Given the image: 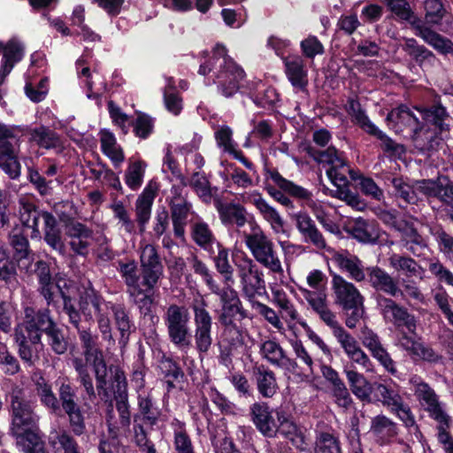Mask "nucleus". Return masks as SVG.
<instances>
[{
    "mask_svg": "<svg viewBox=\"0 0 453 453\" xmlns=\"http://www.w3.org/2000/svg\"><path fill=\"white\" fill-rule=\"evenodd\" d=\"M419 112V119L406 105H400L393 109L387 116V121L393 124L395 132L403 131V127L411 130V137L416 142V147L424 150L431 146L429 143L436 130H449V125H444L443 120L447 116L442 106H434L430 109L416 108Z\"/></svg>",
    "mask_w": 453,
    "mask_h": 453,
    "instance_id": "1",
    "label": "nucleus"
},
{
    "mask_svg": "<svg viewBox=\"0 0 453 453\" xmlns=\"http://www.w3.org/2000/svg\"><path fill=\"white\" fill-rule=\"evenodd\" d=\"M198 73L207 76V85L217 84L219 91L226 97L237 93L245 77L242 68L227 55V50L222 44H217L211 55L206 54L203 57Z\"/></svg>",
    "mask_w": 453,
    "mask_h": 453,
    "instance_id": "2",
    "label": "nucleus"
},
{
    "mask_svg": "<svg viewBox=\"0 0 453 453\" xmlns=\"http://www.w3.org/2000/svg\"><path fill=\"white\" fill-rule=\"evenodd\" d=\"M11 433L25 453H46L38 432L39 417L35 404L13 392L11 395Z\"/></svg>",
    "mask_w": 453,
    "mask_h": 453,
    "instance_id": "3",
    "label": "nucleus"
},
{
    "mask_svg": "<svg viewBox=\"0 0 453 453\" xmlns=\"http://www.w3.org/2000/svg\"><path fill=\"white\" fill-rule=\"evenodd\" d=\"M19 219L22 225L32 229L31 238L41 239L42 232L39 227L40 220L43 222V239L54 250L61 255L65 252V246L62 237V231L58 220L50 212L37 209L35 203L27 198L19 199Z\"/></svg>",
    "mask_w": 453,
    "mask_h": 453,
    "instance_id": "4",
    "label": "nucleus"
},
{
    "mask_svg": "<svg viewBox=\"0 0 453 453\" xmlns=\"http://www.w3.org/2000/svg\"><path fill=\"white\" fill-rule=\"evenodd\" d=\"M85 360L80 357L73 359V365L78 373L79 380L83 386L88 398L93 400L96 398V391L93 385L92 378L88 372V366L93 368L96 380V389L98 395L102 400L109 398L107 390V365L104 357L103 351L98 349H90L84 351Z\"/></svg>",
    "mask_w": 453,
    "mask_h": 453,
    "instance_id": "5",
    "label": "nucleus"
},
{
    "mask_svg": "<svg viewBox=\"0 0 453 453\" xmlns=\"http://www.w3.org/2000/svg\"><path fill=\"white\" fill-rule=\"evenodd\" d=\"M249 226L250 232L244 234V242L255 263L274 274L283 275V266L273 242L255 220L250 221Z\"/></svg>",
    "mask_w": 453,
    "mask_h": 453,
    "instance_id": "6",
    "label": "nucleus"
},
{
    "mask_svg": "<svg viewBox=\"0 0 453 453\" xmlns=\"http://www.w3.org/2000/svg\"><path fill=\"white\" fill-rule=\"evenodd\" d=\"M265 177L266 180H271L280 190L276 189L273 187L267 186L266 190L268 194L280 204L293 208L294 204L292 200L286 195H289L294 198L307 203L309 207L314 211L317 219L320 222H324V218L319 211L317 204L312 201V193L294 183L291 180L285 179L277 170L275 169H265Z\"/></svg>",
    "mask_w": 453,
    "mask_h": 453,
    "instance_id": "7",
    "label": "nucleus"
},
{
    "mask_svg": "<svg viewBox=\"0 0 453 453\" xmlns=\"http://www.w3.org/2000/svg\"><path fill=\"white\" fill-rule=\"evenodd\" d=\"M25 318L15 329V339L19 345L20 358L28 365H33L39 360L40 353L43 349L42 334L34 319V309L26 307Z\"/></svg>",
    "mask_w": 453,
    "mask_h": 453,
    "instance_id": "8",
    "label": "nucleus"
},
{
    "mask_svg": "<svg viewBox=\"0 0 453 453\" xmlns=\"http://www.w3.org/2000/svg\"><path fill=\"white\" fill-rule=\"evenodd\" d=\"M190 312L185 305L170 304L165 311L163 320L170 342L180 350L191 348Z\"/></svg>",
    "mask_w": 453,
    "mask_h": 453,
    "instance_id": "9",
    "label": "nucleus"
},
{
    "mask_svg": "<svg viewBox=\"0 0 453 453\" xmlns=\"http://www.w3.org/2000/svg\"><path fill=\"white\" fill-rule=\"evenodd\" d=\"M314 159L319 164L327 165L326 174L332 183L342 188L347 186L349 180L347 175L349 174L352 180L356 179L355 173L348 165L342 152L338 151L335 147H328L326 150L316 152L313 155Z\"/></svg>",
    "mask_w": 453,
    "mask_h": 453,
    "instance_id": "10",
    "label": "nucleus"
},
{
    "mask_svg": "<svg viewBox=\"0 0 453 453\" xmlns=\"http://www.w3.org/2000/svg\"><path fill=\"white\" fill-rule=\"evenodd\" d=\"M207 303L203 299L195 300L191 305L194 313L195 348L199 354L209 351L213 343L212 318L206 309Z\"/></svg>",
    "mask_w": 453,
    "mask_h": 453,
    "instance_id": "11",
    "label": "nucleus"
},
{
    "mask_svg": "<svg viewBox=\"0 0 453 453\" xmlns=\"http://www.w3.org/2000/svg\"><path fill=\"white\" fill-rule=\"evenodd\" d=\"M116 380L118 382L119 395L116 397V409L119 418L115 416L112 405L111 404L106 412V423L109 433L111 437H117L120 433L128 430L131 418L127 396L125 392L126 380L122 373H116Z\"/></svg>",
    "mask_w": 453,
    "mask_h": 453,
    "instance_id": "12",
    "label": "nucleus"
},
{
    "mask_svg": "<svg viewBox=\"0 0 453 453\" xmlns=\"http://www.w3.org/2000/svg\"><path fill=\"white\" fill-rule=\"evenodd\" d=\"M60 410L68 417L70 426L76 435H81L85 430V417L78 404L75 389L66 383H62L58 389Z\"/></svg>",
    "mask_w": 453,
    "mask_h": 453,
    "instance_id": "13",
    "label": "nucleus"
},
{
    "mask_svg": "<svg viewBox=\"0 0 453 453\" xmlns=\"http://www.w3.org/2000/svg\"><path fill=\"white\" fill-rule=\"evenodd\" d=\"M376 392L381 403L395 413L406 426H414V418L409 406L404 403L398 387L379 384L376 387Z\"/></svg>",
    "mask_w": 453,
    "mask_h": 453,
    "instance_id": "14",
    "label": "nucleus"
},
{
    "mask_svg": "<svg viewBox=\"0 0 453 453\" xmlns=\"http://www.w3.org/2000/svg\"><path fill=\"white\" fill-rule=\"evenodd\" d=\"M327 252L331 255L333 263L348 278L357 282L365 280L367 268L365 267L363 261L357 256L347 250H335L330 248L327 249Z\"/></svg>",
    "mask_w": 453,
    "mask_h": 453,
    "instance_id": "15",
    "label": "nucleus"
},
{
    "mask_svg": "<svg viewBox=\"0 0 453 453\" xmlns=\"http://www.w3.org/2000/svg\"><path fill=\"white\" fill-rule=\"evenodd\" d=\"M332 275V289L334 294L335 303L338 304L345 311H349L350 308L364 303V297L358 288L350 281H348L340 274L335 273Z\"/></svg>",
    "mask_w": 453,
    "mask_h": 453,
    "instance_id": "16",
    "label": "nucleus"
},
{
    "mask_svg": "<svg viewBox=\"0 0 453 453\" xmlns=\"http://www.w3.org/2000/svg\"><path fill=\"white\" fill-rule=\"evenodd\" d=\"M378 306L387 322L393 323L397 327L405 326L409 332L414 333L416 321L406 308L397 304L393 299L384 296L378 298Z\"/></svg>",
    "mask_w": 453,
    "mask_h": 453,
    "instance_id": "17",
    "label": "nucleus"
},
{
    "mask_svg": "<svg viewBox=\"0 0 453 453\" xmlns=\"http://www.w3.org/2000/svg\"><path fill=\"white\" fill-rule=\"evenodd\" d=\"M34 319L39 332H44L48 338V343L51 349L58 355L64 354L67 350V341L64 337L62 331L57 326L55 322L50 317L48 310L34 311Z\"/></svg>",
    "mask_w": 453,
    "mask_h": 453,
    "instance_id": "18",
    "label": "nucleus"
},
{
    "mask_svg": "<svg viewBox=\"0 0 453 453\" xmlns=\"http://www.w3.org/2000/svg\"><path fill=\"white\" fill-rule=\"evenodd\" d=\"M259 354L273 366L288 372H294L297 363L290 358L280 344L274 339L263 341L259 345Z\"/></svg>",
    "mask_w": 453,
    "mask_h": 453,
    "instance_id": "19",
    "label": "nucleus"
},
{
    "mask_svg": "<svg viewBox=\"0 0 453 453\" xmlns=\"http://www.w3.org/2000/svg\"><path fill=\"white\" fill-rule=\"evenodd\" d=\"M65 234L71 250L78 256L86 257L93 241V230L79 221L65 225Z\"/></svg>",
    "mask_w": 453,
    "mask_h": 453,
    "instance_id": "20",
    "label": "nucleus"
},
{
    "mask_svg": "<svg viewBox=\"0 0 453 453\" xmlns=\"http://www.w3.org/2000/svg\"><path fill=\"white\" fill-rule=\"evenodd\" d=\"M35 272L40 285L39 290L48 304L53 303L58 296L63 299L67 296L66 293L63 290V288L66 286V281L65 280H58L57 281L52 280L50 268L45 262H37Z\"/></svg>",
    "mask_w": 453,
    "mask_h": 453,
    "instance_id": "21",
    "label": "nucleus"
},
{
    "mask_svg": "<svg viewBox=\"0 0 453 453\" xmlns=\"http://www.w3.org/2000/svg\"><path fill=\"white\" fill-rule=\"evenodd\" d=\"M296 229L302 235L303 242L313 245L318 250L330 249L326 245V239L318 229L315 222L310 215L304 211H298L292 215Z\"/></svg>",
    "mask_w": 453,
    "mask_h": 453,
    "instance_id": "22",
    "label": "nucleus"
},
{
    "mask_svg": "<svg viewBox=\"0 0 453 453\" xmlns=\"http://www.w3.org/2000/svg\"><path fill=\"white\" fill-rule=\"evenodd\" d=\"M414 188L417 193L437 197L446 204H451L453 202V186L447 176L441 175L436 181L431 180L417 181Z\"/></svg>",
    "mask_w": 453,
    "mask_h": 453,
    "instance_id": "23",
    "label": "nucleus"
},
{
    "mask_svg": "<svg viewBox=\"0 0 453 453\" xmlns=\"http://www.w3.org/2000/svg\"><path fill=\"white\" fill-rule=\"evenodd\" d=\"M248 201L256 207L264 220L270 225L274 234L286 233L284 219L279 211L270 205L261 194L257 192L250 194Z\"/></svg>",
    "mask_w": 453,
    "mask_h": 453,
    "instance_id": "24",
    "label": "nucleus"
},
{
    "mask_svg": "<svg viewBox=\"0 0 453 453\" xmlns=\"http://www.w3.org/2000/svg\"><path fill=\"white\" fill-rule=\"evenodd\" d=\"M157 186L156 182L150 181L135 201V219L140 233H143L151 216V208L157 196Z\"/></svg>",
    "mask_w": 453,
    "mask_h": 453,
    "instance_id": "25",
    "label": "nucleus"
},
{
    "mask_svg": "<svg viewBox=\"0 0 453 453\" xmlns=\"http://www.w3.org/2000/svg\"><path fill=\"white\" fill-rule=\"evenodd\" d=\"M369 434L380 445L390 443L398 434L395 422L386 415L379 414L371 419Z\"/></svg>",
    "mask_w": 453,
    "mask_h": 453,
    "instance_id": "26",
    "label": "nucleus"
},
{
    "mask_svg": "<svg viewBox=\"0 0 453 453\" xmlns=\"http://www.w3.org/2000/svg\"><path fill=\"white\" fill-rule=\"evenodd\" d=\"M366 275L369 283L376 290L394 297L403 294L397 281L384 269L377 265L367 267Z\"/></svg>",
    "mask_w": 453,
    "mask_h": 453,
    "instance_id": "27",
    "label": "nucleus"
},
{
    "mask_svg": "<svg viewBox=\"0 0 453 453\" xmlns=\"http://www.w3.org/2000/svg\"><path fill=\"white\" fill-rule=\"evenodd\" d=\"M301 291L309 305L327 326L337 320L335 313L328 306L327 296L325 290L312 291L304 288Z\"/></svg>",
    "mask_w": 453,
    "mask_h": 453,
    "instance_id": "28",
    "label": "nucleus"
},
{
    "mask_svg": "<svg viewBox=\"0 0 453 453\" xmlns=\"http://www.w3.org/2000/svg\"><path fill=\"white\" fill-rule=\"evenodd\" d=\"M250 413L255 426L264 435L272 437L277 433V419L266 403H255L250 407Z\"/></svg>",
    "mask_w": 453,
    "mask_h": 453,
    "instance_id": "29",
    "label": "nucleus"
},
{
    "mask_svg": "<svg viewBox=\"0 0 453 453\" xmlns=\"http://www.w3.org/2000/svg\"><path fill=\"white\" fill-rule=\"evenodd\" d=\"M79 305L81 312L88 319H92V309L96 311H107L110 304L96 293L92 288L91 283L88 281L80 289Z\"/></svg>",
    "mask_w": 453,
    "mask_h": 453,
    "instance_id": "30",
    "label": "nucleus"
},
{
    "mask_svg": "<svg viewBox=\"0 0 453 453\" xmlns=\"http://www.w3.org/2000/svg\"><path fill=\"white\" fill-rule=\"evenodd\" d=\"M23 45L17 39L10 40L5 45L0 42V52L4 53L0 68V85L12 72L15 64L23 58Z\"/></svg>",
    "mask_w": 453,
    "mask_h": 453,
    "instance_id": "31",
    "label": "nucleus"
},
{
    "mask_svg": "<svg viewBox=\"0 0 453 453\" xmlns=\"http://www.w3.org/2000/svg\"><path fill=\"white\" fill-rule=\"evenodd\" d=\"M415 395L421 406L438 422L445 420V413L438 402L434 391L425 382L418 383Z\"/></svg>",
    "mask_w": 453,
    "mask_h": 453,
    "instance_id": "32",
    "label": "nucleus"
},
{
    "mask_svg": "<svg viewBox=\"0 0 453 453\" xmlns=\"http://www.w3.org/2000/svg\"><path fill=\"white\" fill-rule=\"evenodd\" d=\"M285 72L291 85L297 90L303 91L308 85V72L304 61L299 56L284 58Z\"/></svg>",
    "mask_w": 453,
    "mask_h": 453,
    "instance_id": "33",
    "label": "nucleus"
},
{
    "mask_svg": "<svg viewBox=\"0 0 453 453\" xmlns=\"http://www.w3.org/2000/svg\"><path fill=\"white\" fill-rule=\"evenodd\" d=\"M7 139L0 140V168L11 179H17L20 175V164L15 146Z\"/></svg>",
    "mask_w": 453,
    "mask_h": 453,
    "instance_id": "34",
    "label": "nucleus"
},
{
    "mask_svg": "<svg viewBox=\"0 0 453 453\" xmlns=\"http://www.w3.org/2000/svg\"><path fill=\"white\" fill-rule=\"evenodd\" d=\"M397 345L415 357L429 362H435L438 359V355L431 348L425 346L414 336L408 335L406 333H402L399 336Z\"/></svg>",
    "mask_w": 453,
    "mask_h": 453,
    "instance_id": "35",
    "label": "nucleus"
},
{
    "mask_svg": "<svg viewBox=\"0 0 453 453\" xmlns=\"http://www.w3.org/2000/svg\"><path fill=\"white\" fill-rule=\"evenodd\" d=\"M191 237L196 245L210 254L214 253L213 246L219 243L208 224L204 221H196L191 226Z\"/></svg>",
    "mask_w": 453,
    "mask_h": 453,
    "instance_id": "36",
    "label": "nucleus"
},
{
    "mask_svg": "<svg viewBox=\"0 0 453 453\" xmlns=\"http://www.w3.org/2000/svg\"><path fill=\"white\" fill-rule=\"evenodd\" d=\"M219 218L224 225H235L242 228L252 219H248L245 208L237 203H227L219 209Z\"/></svg>",
    "mask_w": 453,
    "mask_h": 453,
    "instance_id": "37",
    "label": "nucleus"
},
{
    "mask_svg": "<svg viewBox=\"0 0 453 453\" xmlns=\"http://www.w3.org/2000/svg\"><path fill=\"white\" fill-rule=\"evenodd\" d=\"M344 373L347 377L352 393L362 401H369L371 395V386L365 377L356 371L353 365L344 368Z\"/></svg>",
    "mask_w": 453,
    "mask_h": 453,
    "instance_id": "38",
    "label": "nucleus"
},
{
    "mask_svg": "<svg viewBox=\"0 0 453 453\" xmlns=\"http://www.w3.org/2000/svg\"><path fill=\"white\" fill-rule=\"evenodd\" d=\"M35 392L41 403L47 408L51 413L58 414L60 412V404L58 398L52 390L51 385L42 376L35 380Z\"/></svg>",
    "mask_w": 453,
    "mask_h": 453,
    "instance_id": "39",
    "label": "nucleus"
},
{
    "mask_svg": "<svg viewBox=\"0 0 453 453\" xmlns=\"http://www.w3.org/2000/svg\"><path fill=\"white\" fill-rule=\"evenodd\" d=\"M243 296L250 302L255 301L256 296H261L265 291L264 273L260 269L253 274L240 281Z\"/></svg>",
    "mask_w": 453,
    "mask_h": 453,
    "instance_id": "40",
    "label": "nucleus"
},
{
    "mask_svg": "<svg viewBox=\"0 0 453 453\" xmlns=\"http://www.w3.org/2000/svg\"><path fill=\"white\" fill-rule=\"evenodd\" d=\"M398 230L401 233L402 245L414 256H421L422 250L426 248V243L418 231L407 224L403 227H398Z\"/></svg>",
    "mask_w": 453,
    "mask_h": 453,
    "instance_id": "41",
    "label": "nucleus"
},
{
    "mask_svg": "<svg viewBox=\"0 0 453 453\" xmlns=\"http://www.w3.org/2000/svg\"><path fill=\"white\" fill-rule=\"evenodd\" d=\"M191 203L174 204L170 206L173 234L180 241L185 240L188 217L191 211Z\"/></svg>",
    "mask_w": 453,
    "mask_h": 453,
    "instance_id": "42",
    "label": "nucleus"
},
{
    "mask_svg": "<svg viewBox=\"0 0 453 453\" xmlns=\"http://www.w3.org/2000/svg\"><path fill=\"white\" fill-rule=\"evenodd\" d=\"M275 415L278 422L277 432L290 440L296 448L302 449L303 439L297 426L282 411H275Z\"/></svg>",
    "mask_w": 453,
    "mask_h": 453,
    "instance_id": "43",
    "label": "nucleus"
},
{
    "mask_svg": "<svg viewBox=\"0 0 453 453\" xmlns=\"http://www.w3.org/2000/svg\"><path fill=\"white\" fill-rule=\"evenodd\" d=\"M119 273L127 288L129 296L142 294V284L140 283V275L137 271V265L134 261L119 264Z\"/></svg>",
    "mask_w": 453,
    "mask_h": 453,
    "instance_id": "44",
    "label": "nucleus"
},
{
    "mask_svg": "<svg viewBox=\"0 0 453 453\" xmlns=\"http://www.w3.org/2000/svg\"><path fill=\"white\" fill-rule=\"evenodd\" d=\"M50 443L54 453H81L74 438L65 430L50 434Z\"/></svg>",
    "mask_w": 453,
    "mask_h": 453,
    "instance_id": "45",
    "label": "nucleus"
},
{
    "mask_svg": "<svg viewBox=\"0 0 453 453\" xmlns=\"http://www.w3.org/2000/svg\"><path fill=\"white\" fill-rule=\"evenodd\" d=\"M388 265L395 272L401 273L407 277L417 276L421 269L414 259L397 253H392L389 255Z\"/></svg>",
    "mask_w": 453,
    "mask_h": 453,
    "instance_id": "46",
    "label": "nucleus"
},
{
    "mask_svg": "<svg viewBox=\"0 0 453 453\" xmlns=\"http://www.w3.org/2000/svg\"><path fill=\"white\" fill-rule=\"evenodd\" d=\"M100 142L103 152L111 159L114 166H119L125 157L113 134L108 131L102 132Z\"/></svg>",
    "mask_w": 453,
    "mask_h": 453,
    "instance_id": "47",
    "label": "nucleus"
},
{
    "mask_svg": "<svg viewBox=\"0 0 453 453\" xmlns=\"http://www.w3.org/2000/svg\"><path fill=\"white\" fill-rule=\"evenodd\" d=\"M258 392L264 397H273L278 389L274 372L265 367H258L256 372Z\"/></svg>",
    "mask_w": 453,
    "mask_h": 453,
    "instance_id": "48",
    "label": "nucleus"
},
{
    "mask_svg": "<svg viewBox=\"0 0 453 453\" xmlns=\"http://www.w3.org/2000/svg\"><path fill=\"white\" fill-rule=\"evenodd\" d=\"M346 111L351 117L352 122L357 125L365 133L368 134L374 129L375 125L370 120L365 111L362 108L357 100L349 98L346 104Z\"/></svg>",
    "mask_w": 453,
    "mask_h": 453,
    "instance_id": "49",
    "label": "nucleus"
},
{
    "mask_svg": "<svg viewBox=\"0 0 453 453\" xmlns=\"http://www.w3.org/2000/svg\"><path fill=\"white\" fill-rule=\"evenodd\" d=\"M232 261L236 268L240 281L260 270L255 261L242 250L233 252Z\"/></svg>",
    "mask_w": 453,
    "mask_h": 453,
    "instance_id": "50",
    "label": "nucleus"
},
{
    "mask_svg": "<svg viewBox=\"0 0 453 453\" xmlns=\"http://www.w3.org/2000/svg\"><path fill=\"white\" fill-rule=\"evenodd\" d=\"M218 253L213 257L214 266L224 280L232 281L234 267L229 261L228 250L221 243H217Z\"/></svg>",
    "mask_w": 453,
    "mask_h": 453,
    "instance_id": "51",
    "label": "nucleus"
},
{
    "mask_svg": "<svg viewBox=\"0 0 453 453\" xmlns=\"http://www.w3.org/2000/svg\"><path fill=\"white\" fill-rule=\"evenodd\" d=\"M415 34L420 36L426 43L442 53L449 52L451 49L449 40H445L440 35L424 26L417 25Z\"/></svg>",
    "mask_w": 453,
    "mask_h": 453,
    "instance_id": "52",
    "label": "nucleus"
},
{
    "mask_svg": "<svg viewBox=\"0 0 453 453\" xmlns=\"http://www.w3.org/2000/svg\"><path fill=\"white\" fill-rule=\"evenodd\" d=\"M83 57L77 60L76 65L78 75L81 82L88 88L87 96L89 99H97L100 92L104 89V83L101 81L98 86H96L92 81V76L88 67L83 66Z\"/></svg>",
    "mask_w": 453,
    "mask_h": 453,
    "instance_id": "53",
    "label": "nucleus"
},
{
    "mask_svg": "<svg viewBox=\"0 0 453 453\" xmlns=\"http://www.w3.org/2000/svg\"><path fill=\"white\" fill-rule=\"evenodd\" d=\"M31 140L38 146L50 150L60 145L58 135L45 127L35 128L30 132Z\"/></svg>",
    "mask_w": 453,
    "mask_h": 453,
    "instance_id": "54",
    "label": "nucleus"
},
{
    "mask_svg": "<svg viewBox=\"0 0 453 453\" xmlns=\"http://www.w3.org/2000/svg\"><path fill=\"white\" fill-rule=\"evenodd\" d=\"M351 232L354 238L361 242L374 243L378 239L374 226L360 218L355 221Z\"/></svg>",
    "mask_w": 453,
    "mask_h": 453,
    "instance_id": "55",
    "label": "nucleus"
},
{
    "mask_svg": "<svg viewBox=\"0 0 453 453\" xmlns=\"http://www.w3.org/2000/svg\"><path fill=\"white\" fill-rule=\"evenodd\" d=\"M146 164L142 161L130 163L125 173V182L132 190H137L143 182Z\"/></svg>",
    "mask_w": 453,
    "mask_h": 453,
    "instance_id": "56",
    "label": "nucleus"
},
{
    "mask_svg": "<svg viewBox=\"0 0 453 453\" xmlns=\"http://www.w3.org/2000/svg\"><path fill=\"white\" fill-rule=\"evenodd\" d=\"M329 327L346 355L360 346L357 339L347 332L338 320L330 325Z\"/></svg>",
    "mask_w": 453,
    "mask_h": 453,
    "instance_id": "57",
    "label": "nucleus"
},
{
    "mask_svg": "<svg viewBox=\"0 0 453 453\" xmlns=\"http://www.w3.org/2000/svg\"><path fill=\"white\" fill-rule=\"evenodd\" d=\"M223 283L224 287L220 288L219 284L214 281L211 286L208 287V288L211 291V293L219 296L222 304L240 303L241 301L239 299L238 293L234 288V278H232L231 282L223 280Z\"/></svg>",
    "mask_w": 453,
    "mask_h": 453,
    "instance_id": "58",
    "label": "nucleus"
},
{
    "mask_svg": "<svg viewBox=\"0 0 453 453\" xmlns=\"http://www.w3.org/2000/svg\"><path fill=\"white\" fill-rule=\"evenodd\" d=\"M189 185L203 202H211L212 196L211 186L203 173L200 172L194 173L190 178Z\"/></svg>",
    "mask_w": 453,
    "mask_h": 453,
    "instance_id": "59",
    "label": "nucleus"
},
{
    "mask_svg": "<svg viewBox=\"0 0 453 453\" xmlns=\"http://www.w3.org/2000/svg\"><path fill=\"white\" fill-rule=\"evenodd\" d=\"M217 144L225 152L232 153L237 149L236 142L233 140V130L226 125L219 126L214 133Z\"/></svg>",
    "mask_w": 453,
    "mask_h": 453,
    "instance_id": "60",
    "label": "nucleus"
},
{
    "mask_svg": "<svg viewBox=\"0 0 453 453\" xmlns=\"http://www.w3.org/2000/svg\"><path fill=\"white\" fill-rule=\"evenodd\" d=\"M110 208L114 213V217L119 219L121 227L127 234H133L135 233V223L131 219L127 209L122 202L118 201L111 204Z\"/></svg>",
    "mask_w": 453,
    "mask_h": 453,
    "instance_id": "61",
    "label": "nucleus"
},
{
    "mask_svg": "<svg viewBox=\"0 0 453 453\" xmlns=\"http://www.w3.org/2000/svg\"><path fill=\"white\" fill-rule=\"evenodd\" d=\"M165 105L168 111L173 115H178L182 110V100L180 96L173 91V79L167 80V86L164 91Z\"/></svg>",
    "mask_w": 453,
    "mask_h": 453,
    "instance_id": "62",
    "label": "nucleus"
},
{
    "mask_svg": "<svg viewBox=\"0 0 453 453\" xmlns=\"http://www.w3.org/2000/svg\"><path fill=\"white\" fill-rule=\"evenodd\" d=\"M316 453H342L338 439L330 433H321L317 438Z\"/></svg>",
    "mask_w": 453,
    "mask_h": 453,
    "instance_id": "63",
    "label": "nucleus"
},
{
    "mask_svg": "<svg viewBox=\"0 0 453 453\" xmlns=\"http://www.w3.org/2000/svg\"><path fill=\"white\" fill-rule=\"evenodd\" d=\"M173 446L176 453H195L191 439L180 423L174 429Z\"/></svg>",
    "mask_w": 453,
    "mask_h": 453,
    "instance_id": "64",
    "label": "nucleus"
}]
</instances>
